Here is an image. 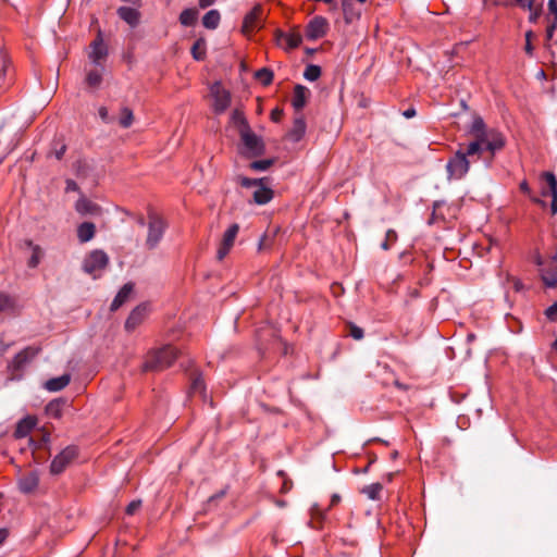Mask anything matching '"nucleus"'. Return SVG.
<instances>
[{"label":"nucleus","mask_w":557,"mask_h":557,"mask_svg":"<svg viewBox=\"0 0 557 557\" xmlns=\"http://www.w3.org/2000/svg\"><path fill=\"white\" fill-rule=\"evenodd\" d=\"M466 149L469 154L476 156L480 159L484 151H488L491 157L505 147L506 140L504 135L495 128H491L488 133H481L473 136Z\"/></svg>","instance_id":"obj_1"},{"label":"nucleus","mask_w":557,"mask_h":557,"mask_svg":"<svg viewBox=\"0 0 557 557\" xmlns=\"http://www.w3.org/2000/svg\"><path fill=\"white\" fill-rule=\"evenodd\" d=\"M178 351L172 345H164L161 348L152 349L147 354L143 366L144 371H161L173 364L177 359Z\"/></svg>","instance_id":"obj_2"},{"label":"nucleus","mask_w":557,"mask_h":557,"mask_svg":"<svg viewBox=\"0 0 557 557\" xmlns=\"http://www.w3.org/2000/svg\"><path fill=\"white\" fill-rule=\"evenodd\" d=\"M473 154L468 153V149L460 147L447 161L446 172L449 181H460L466 177L470 170V158Z\"/></svg>","instance_id":"obj_3"},{"label":"nucleus","mask_w":557,"mask_h":557,"mask_svg":"<svg viewBox=\"0 0 557 557\" xmlns=\"http://www.w3.org/2000/svg\"><path fill=\"white\" fill-rule=\"evenodd\" d=\"M237 181L242 187H256V190L253 191V201L257 205H265L273 198V191L268 186V178H249L246 176H238Z\"/></svg>","instance_id":"obj_4"},{"label":"nucleus","mask_w":557,"mask_h":557,"mask_svg":"<svg viewBox=\"0 0 557 557\" xmlns=\"http://www.w3.org/2000/svg\"><path fill=\"white\" fill-rule=\"evenodd\" d=\"M108 264V255L101 249H95L85 257L83 270L85 273L92 276V278H98Z\"/></svg>","instance_id":"obj_5"},{"label":"nucleus","mask_w":557,"mask_h":557,"mask_svg":"<svg viewBox=\"0 0 557 557\" xmlns=\"http://www.w3.org/2000/svg\"><path fill=\"white\" fill-rule=\"evenodd\" d=\"M166 227L168 224L163 218L153 212L149 213L148 234L146 238V247L148 249L152 250L157 248L163 238Z\"/></svg>","instance_id":"obj_6"},{"label":"nucleus","mask_w":557,"mask_h":557,"mask_svg":"<svg viewBox=\"0 0 557 557\" xmlns=\"http://www.w3.org/2000/svg\"><path fill=\"white\" fill-rule=\"evenodd\" d=\"M240 139L243 143L242 154L247 158H255L262 156L265 150L264 143L261 137L256 135L251 128L245 131L240 135Z\"/></svg>","instance_id":"obj_7"},{"label":"nucleus","mask_w":557,"mask_h":557,"mask_svg":"<svg viewBox=\"0 0 557 557\" xmlns=\"http://www.w3.org/2000/svg\"><path fill=\"white\" fill-rule=\"evenodd\" d=\"M77 456V446H66L52 459L50 465V472L55 475L61 474Z\"/></svg>","instance_id":"obj_8"},{"label":"nucleus","mask_w":557,"mask_h":557,"mask_svg":"<svg viewBox=\"0 0 557 557\" xmlns=\"http://www.w3.org/2000/svg\"><path fill=\"white\" fill-rule=\"evenodd\" d=\"M210 95L213 98V111L221 114L230 107L231 94L220 82H214L210 86Z\"/></svg>","instance_id":"obj_9"},{"label":"nucleus","mask_w":557,"mask_h":557,"mask_svg":"<svg viewBox=\"0 0 557 557\" xmlns=\"http://www.w3.org/2000/svg\"><path fill=\"white\" fill-rule=\"evenodd\" d=\"M39 348L28 346L17 352L9 363V370L15 374L24 370V368L38 355Z\"/></svg>","instance_id":"obj_10"},{"label":"nucleus","mask_w":557,"mask_h":557,"mask_svg":"<svg viewBox=\"0 0 557 557\" xmlns=\"http://www.w3.org/2000/svg\"><path fill=\"white\" fill-rule=\"evenodd\" d=\"M536 264L541 267L540 275L546 287H557V260L554 257L548 267H543V260L540 256L536 257Z\"/></svg>","instance_id":"obj_11"},{"label":"nucleus","mask_w":557,"mask_h":557,"mask_svg":"<svg viewBox=\"0 0 557 557\" xmlns=\"http://www.w3.org/2000/svg\"><path fill=\"white\" fill-rule=\"evenodd\" d=\"M263 15V8L261 4H256L244 17L242 32L246 35L255 32L261 27V20Z\"/></svg>","instance_id":"obj_12"},{"label":"nucleus","mask_w":557,"mask_h":557,"mask_svg":"<svg viewBox=\"0 0 557 557\" xmlns=\"http://www.w3.org/2000/svg\"><path fill=\"white\" fill-rule=\"evenodd\" d=\"M327 28V20L323 16H315L307 25L306 36L309 40H317L326 34Z\"/></svg>","instance_id":"obj_13"},{"label":"nucleus","mask_w":557,"mask_h":557,"mask_svg":"<svg viewBox=\"0 0 557 557\" xmlns=\"http://www.w3.org/2000/svg\"><path fill=\"white\" fill-rule=\"evenodd\" d=\"M107 55L108 48L103 42L101 34H99L90 44L88 58L96 66H102V61L106 60Z\"/></svg>","instance_id":"obj_14"},{"label":"nucleus","mask_w":557,"mask_h":557,"mask_svg":"<svg viewBox=\"0 0 557 557\" xmlns=\"http://www.w3.org/2000/svg\"><path fill=\"white\" fill-rule=\"evenodd\" d=\"M239 226L237 224H232L223 234V238L221 245L218 249L216 257L219 260H223L228 253L230 249L234 245L235 238L238 234Z\"/></svg>","instance_id":"obj_15"},{"label":"nucleus","mask_w":557,"mask_h":557,"mask_svg":"<svg viewBox=\"0 0 557 557\" xmlns=\"http://www.w3.org/2000/svg\"><path fill=\"white\" fill-rule=\"evenodd\" d=\"M542 180L545 181L548 185V190H543L542 195L544 197L550 196V212L553 215L557 214V178L553 172H543L541 175Z\"/></svg>","instance_id":"obj_16"},{"label":"nucleus","mask_w":557,"mask_h":557,"mask_svg":"<svg viewBox=\"0 0 557 557\" xmlns=\"http://www.w3.org/2000/svg\"><path fill=\"white\" fill-rule=\"evenodd\" d=\"M148 306L146 304H141L134 308L129 313L128 318L125 322V329L128 332L134 331L147 317Z\"/></svg>","instance_id":"obj_17"},{"label":"nucleus","mask_w":557,"mask_h":557,"mask_svg":"<svg viewBox=\"0 0 557 557\" xmlns=\"http://www.w3.org/2000/svg\"><path fill=\"white\" fill-rule=\"evenodd\" d=\"M138 7H120L116 10L117 16L124 21L128 26L135 28L140 23L141 14L137 9Z\"/></svg>","instance_id":"obj_18"},{"label":"nucleus","mask_w":557,"mask_h":557,"mask_svg":"<svg viewBox=\"0 0 557 557\" xmlns=\"http://www.w3.org/2000/svg\"><path fill=\"white\" fill-rule=\"evenodd\" d=\"M39 484V475L37 471H29L22 475L18 480V488L25 494L34 492Z\"/></svg>","instance_id":"obj_19"},{"label":"nucleus","mask_w":557,"mask_h":557,"mask_svg":"<svg viewBox=\"0 0 557 557\" xmlns=\"http://www.w3.org/2000/svg\"><path fill=\"white\" fill-rule=\"evenodd\" d=\"M276 40L280 46H282L286 49H295L301 44L302 37L299 33H295V32H290V33L278 32L276 34Z\"/></svg>","instance_id":"obj_20"},{"label":"nucleus","mask_w":557,"mask_h":557,"mask_svg":"<svg viewBox=\"0 0 557 557\" xmlns=\"http://www.w3.org/2000/svg\"><path fill=\"white\" fill-rule=\"evenodd\" d=\"M134 290L133 283H126L123 287L117 292L116 296L111 302L110 309L111 311H116L120 307H122L131 297Z\"/></svg>","instance_id":"obj_21"},{"label":"nucleus","mask_w":557,"mask_h":557,"mask_svg":"<svg viewBox=\"0 0 557 557\" xmlns=\"http://www.w3.org/2000/svg\"><path fill=\"white\" fill-rule=\"evenodd\" d=\"M75 210L81 215H97L100 213V207L85 197H81L76 201Z\"/></svg>","instance_id":"obj_22"},{"label":"nucleus","mask_w":557,"mask_h":557,"mask_svg":"<svg viewBox=\"0 0 557 557\" xmlns=\"http://www.w3.org/2000/svg\"><path fill=\"white\" fill-rule=\"evenodd\" d=\"M36 419L34 417L27 416L20 420L16 424L14 436L16 438H23L26 437L32 430L36 426Z\"/></svg>","instance_id":"obj_23"},{"label":"nucleus","mask_w":557,"mask_h":557,"mask_svg":"<svg viewBox=\"0 0 557 557\" xmlns=\"http://www.w3.org/2000/svg\"><path fill=\"white\" fill-rule=\"evenodd\" d=\"M71 382V375L65 373L45 382L44 386L49 392H59L65 388Z\"/></svg>","instance_id":"obj_24"},{"label":"nucleus","mask_w":557,"mask_h":557,"mask_svg":"<svg viewBox=\"0 0 557 557\" xmlns=\"http://www.w3.org/2000/svg\"><path fill=\"white\" fill-rule=\"evenodd\" d=\"M96 234V226L91 222H83L77 226V238L79 243L90 242Z\"/></svg>","instance_id":"obj_25"},{"label":"nucleus","mask_w":557,"mask_h":557,"mask_svg":"<svg viewBox=\"0 0 557 557\" xmlns=\"http://www.w3.org/2000/svg\"><path fill=\"white\" fill-rule=\"evenodd\" d=\"M231 123L237 128L239 135L250 128L249 123L243 112V110L236 108L231 114Z\"/></svg>","instance_id":"obj_26"},{"label":"nucleus","mask_w":557,"mask_h":557,"mask_svg":"<svg viewBox=\"0 0 557 557\" xmlns=\"http://www.w3.org/2000/svg\"><path fill=\"white\" fill-rule=\"evenodd\" d=\"M308 92L309 90L307 87L302 85L295 86L292 99V104L295 110H301L305 107Z\"/></svg>","instance_id":"obj_27"},{"label":"nucleus","mask_w":557,"mask_h":557,"mask_svg":"<svg viewBox=\"0 0 557 557\" xmlns=\"http://www.w3.org/2000/svg\"><path fill=\"white\" fill-rule=\"evenodd\" d=\"M221 21V14L218 10L212 9L208 11L202 17V25L207 29L218 28Z\"/></svg>","instance_id":"obj_28"},{"label":"nucleus","mask_w":557,"mask_h":557,"mask_svg":"<svg viewBox=\"0 0 557 557\" xmlns=\"http://www.w3.org/2000/svg\"><path fill=\"white\" fill-rule=\"evenodd\" d=\"M103 66L89 70L86 74V83L91 88H98L102 83Z\"/></svg>","instance_id":"obj_29"},{"label":"nucleus","mask_w":557,"mask_h":557,"mask_svg":"<svg viewBox=\"0 0 557 557\" xmlns=\"http://www.w3.org/2000/svg\"><path fill=\"white\" fill-rule=\"evenodd\" d=\"M306 122L304 117H297L294 121L293 127L289 131V138L293 141H299L306 133Z\"/></svg>","instance_id":"obj_30"},{"label":"nucleus","mask_w":557,"mask_h":557,"mask_svg":"<svg viewBox=\"0 0 557 557\" xmlns=\"http://www.w3.org/2000/svg\"><path fill=\"white\" fill-rule=\"evenodd\" d=\"M198 18V11L195 8H188L181 12L180 14V23L185 27H190L195 25Z\"/></svg>","instance_id":"obj_31"},{"label":"nucleus","mask_w":557,"mask_h":557,"mask_svg":"<svg viewBox=\"0 0 557 557\" xmlns=\"http://www.w3.org/2000/svg\"><path fill=\"white\" fill-rule=\"evenodd\" d=\"M26 244L32 248V256L27 261V265L30 269H35L38 267L44 256L42 249L40 246L33 244L32 240H28Z\"/></svg>","instance_id":"obj_32"},{"label":"nucleus","mask_w":557,"mask_h":557,"mask_svg":"<svg viewBox=\"0 0 557 557\" xmlns=\"http://www.w3.org/2000/svg\"><path fill=\"white\" fill-rule=\"evenodd\" d=\"M491 132V128H487L485 122L481 116H476L473 119L469 133L474 136L481 133H488Z\"/></svg>","instance_id":"obj_33"},{"label":"nucleus","mask_w":557,"mask_h":557,"mask_svg":"<svg viewBox=\"0 0 557 557\" xmlns=\"http://www.w3.org/2000/svg\"><path fill=\"white\" fill-rule=\"evenodd\" d=\"M383 486L381 483H372L362 488V493L372 500H379Z\"/></svg>","instance_id":"obj_34"},{"label":"nucleus","mask_w":557,"mask_h":557,"mask_svg":"<svg viewBox=\"0 0 557 557\" xmlns=\"http://www.w3.org/2000/svg\"><path fill=\"white\" fill-rule=\"evenodd\" d=\"M256 79H258L263 86H268L273 81V72L268 67H262L255 73Z\"/></svg>","instance_id":"obj_35"},{"label":"nucleus","mask_w":557,"mask_h":557,"mask_svg":"<svg viewBox=\"0 0 557 557\" xmlns=\"http://www.w3.org/2000/svg\"><path fill=\"white\" fill-rule=\"evenodd\" d=\"M321 76V67L315 64H309L306 66L304 77L309 82H315Z\"/></svg>","instance_id":"obj_36"},{"label":"nucleus","mask_w":557,"mask_h":557,"mask_svg":"<svg viewBox=\"0 0 557 557\" xmlns=\"http://www.w3.org/2000/svg\"><path fill=\"white\" fill-rule=\"evenodd\" d=\"M133 121H134L133 111L131 109H128L127 107L122 108L119 124L123 128H128L133 124Z\"/></svg>","instance_id":"obj_37"},{"label":"nucleus","mask_w":557,"mask_h":557,"mask_svg":"<svg viewBox=\"0 0 557 557\" xmlns=\"http://www.w3.org/2000/svg\"><path fill=\"white\" fill-rule=\"evenodd\" d=\"M206 42L203 39H198L191 47V53L195 60L200 61L205 59Z\"/></svg>","instance_id":"obj_38"},{"label":"nucleus","mask_w":557,"mask_h":557,"mask_svg":"<svg viewBox=\"0 0 557 557\" xmlns=\"http://www.w3.org/2000/svg\"><path fill=\"white\" fill-rule=\"evenodd\" d=\"M62 403L59 400L50 401L46 407V412L52 418H60L62 412Z\"/></svg>","instance_id":"obj_39"},{"label":"nucleus","mask_w":557,"mask_h":557,"mask_svg":"<svg viewBox=\"0 0 557 557\" xmlns=\"http://www.w3.org/2000/svg\"><path fill=\"white\" fill-rule=\"evenodd\" d=\"M273 163V159L256 160L249 164V168L257 172H263L267 171Z\"/></svg>","instance_id":"obj_40"},{"label":"nucleus","mask_w":557,"mask_h":557,"mask_svg":"<svg viewBox=\"0 0 557 557\" xmlns=\"http://www.w3.org/2000/svg\"><path fill=\"white\" fill-rule=\"evenodd\" d=\"M206 386L203 379L200 375H197L193 379L191 385H190V393L191 394H205Z\"/></svg>","instance_id":"obj_41"},{"label":"nucleus","mask_w":557,"mask_h":557,"mask_svg":"<svg viewBox=\"0 0 557 557\" xmlns=\"http://www.w3.org/2000/svg\"><path fill=\"white\" fill-rule=\"evenodd\" d=\"M500 4L505 5V7L516 4V5H518L519 8L523 9V10L532 11L533 10V5H534V0L505 1V2H502Z\"/></svg>","instance_id":"obj_42"},{"label":"nucleus","mask_w":557,"mask_h":557,"mask_svg":"<svg viewBox=\"0 0 557 557\" xmlns=\"http://www.w3.org/2000/svg\"><path fill=\"white\" fill-rule=\"evenodd\" d=\"M349 335L352 338H355L357 341H360V339L363 338L364 332H363V330L361 327H359V326H357L355 324H350V326H349Z\"/></svg>","instance_id":"obj_43"},{"label":"nucleus","mask_w":557,"mask_h":557,"mask_svg":"<svg viewBox=\"0 0 557 557\" xmlns=\"http://www.w3.org/2000/svg\"><path fill=\"white\" fill-rule=\"evenodd\" d=\"M12 305L11 298L3 293H0V312L7 310Z\"/></svg>","instance_id":"obj_44"},{"label":"nucleus","mask_w":557,"mask_h":557,"mask_svg":"<svg viewBox=\"0 0 557 557\" xmlns=\"http://www.w3.org/2000/svg\"><path fill=\"white\" fill-rule=\"evenodd\" d=\"M99 117L102 120V122L109 124L113 122V117L109 115V111L106 107H100L98 110Z\"/></svg>","instance_id":"obj_45"},{"label":"nucleus","mask_w":557,"mask_h":557,"mask_svg":"<svg viewBox=\"0 0 557 557\" xmlns=\"http://www.w3.org/2000/svg\"><path fill=\"white\" fill-rule=\"evenodd\" d=\"M545 315L548 320L554 321L557 318V301L554 302L545 310Z\"/></svg>","instance_id":"obj_46"},{"label":"nucleus","mask_w":557,"mask_h":557,"mask_svg":"<svg viewBox=\"0 0 557 557\" xmlns=\"http://www.w3.org/2000/svg\"><path fill=\"white\" fill-rule=\"evenodd\" d=\"M532 35L533 34H532L531 30L527 32V34H525V47H524V50H525V52L529 55H533V50H534V48H533V46L531 44Z\"/></svg>","instance_id":"obj_47"},{"label":"nucleus","mask_w":557,"mask_h":557,"mask_svg":"<svg viewBox=\"0 0 557 557\" xmlns=\"http://www.w3.org/2000/svg\"><path fill=\"white\" fill-rule=\"evenodd\" d=\"M140 500H133L128 504V506L126 507V513L127 515H134L137 509L140 507Z\"/></svg>","instance_id":"obj_48"},{"label":"nucleus","mask_w":557,"mask_h":557,"mask_svg":"<svg viewBox=\"0 0 557 557\" xmlns=\"http://www.w3.org/2000/svg\"><path fill=\"white\" fill-rule=\"evenodd\" d=\"M556 27H557V17H554L553 22L549 23L547 28H546V37H547V39H552Z\"/></svg>","instance_id":"obj_49"},{"label":"nucleus","mask_w":557,"mask_h":557,"mask_svg":"<svg viewBox=\"0 0 557 557\" xmlns=\"http://www.w3.org/2000/svg\"><path fill=\"white\" fill-rule=\"evenodd\" d=\"M66 186H65V191L66 193H70V191H78L79 190V187L78 185L76 184L75 181L73 180H66L65 182Z\"/></svg>","instance_id":"obj_50"},{"label":"nucleus","mask_w":557,"mask_h":557,"mask_svg":"<svg viewBox=\"0 0 557 557\" xmlns=\"http://www.w3.org/2000/svg\"><path fill=\"white\" fill-rule=\"evenodd\" d=\"M8 67V59L4 54L0 53V78L4 75Z\"/></svg>","instance_id":"obj_51"},{"label":"nucleus","mask_w":557,"mask_h":557,"mask_svg":"<svg viewBox=\"0 0 557 557\" xmlns=\"http://www.w3.org/2000/svg\"><path fill=\"white\" fill-rule=\"evenodd\" d=\"M66 151V146L61 145L60 148L54 149L53 154L57 160H61Z\"/></svg>","instance_id":"obj_52"},{"label":"nucleus","mask_w":557,"mask_h":557,"mask_svg":"<svg viewBox=\"0 0 557 557\" xmlns=\"http://www.w3.org/2000/svg\"><path fill=\"white\" fill-rule=\"evenodd\" d=\"M548 11L557 17V0H548Z\"/></svg>","instance_id":"obj_53"},{"label":"nucleus","mask_w":557,"mask_h":557,"mask_svg":"<svg viewBox=\"0 0 557 557\" xmlns=\"http://www.w3.org/2000/svg\"><path fill=\"white\" fill-rule=\"evenodd\" d=\"M86 166V163L83 161H78L76 163V174L77 176H85L84 168Z\"/></svg>","instance_id":"obj_54"},{"label":"nucleus","mask_w":557,"mask_h":557,"mask_svg":"<svg viewBox=\"0 0 557 557\" xmlns=\"http://www.w3.org/2000/svg\"><path fill=\"white\" fill-rule=\"evenodd\" d=\"M386 239L391 242H395L397 239V233L394 230H388L386 232Z\"/></svg>","instance_id":"obj_55"},{"label":"nucleus","mask_w":557,"mask_h":557,"mask_svg":"<svg viewBox=\"0 0 557 557\" xmlns=\"http://www.w3.org/2000/svg\"><path fill=\"white\" fill-rule=\"evenodd\" d=\"M215 1H216V0H199V7H200L201 9H206V8H208V7L212 5V4H214V2H215Z\"/></svg>","instance_id":"obj_56"},{"label":"nucleus","mask_w":557,"mask_h":557,"mask_svg":"<svg viewBox=\"0 0 557 557\" xmlns=\"http://www.w3.org/2000/svg\"><path fill=\"white\" fill-rule=\"evenodd\" d=\"M282 115V111L278 110V109H275L272 111L271 113V119L274 121V122H278L280 117Z\"/></svg>","instance_id":"obj_57"},{"label":"nucleus","mask_w":557,"mask_h":557,"mask_svg":"<svg viewBox=\"0 0 557 557\" xmlns=\"http://www.w3.org/2000/svg\"><path fill=\"white\" fill-rule=\"evenodd\" d=\"M416 115V110L413 108H409L406 111H404V116L407 119H411Z\"/></svg>","instance_id":"obj_58"},{"label":"nucleus","mask_w":557,"mask_h":557,"mask_svg":"<svg viewBox=\"0 0 557 557\" xmlns=\"http://www.w3.org/2000/svg\"><path fill=\"white\" fill-rule=\"evenodd\" d=\"M341 502V496L338 494H333L331 497L330 507L337 505Z\"/></svg>","instance_id":"obj_59"},{"label":"nucleus","mask_w":557,"mask_h":557,"mask_svg":"<svg viewBox=\"0 0 557 557\" xmlns=\"http://www.w3.org/2000/svg\"><path fill=\"white\" fill-rule=\"evenodd\" d=\"M7 537H8V530L7 529H0V546L4 543Z\"/></svg>","instance_id":"obj_60"},{"label":"nucleus","mask_w":557,"mask_h":557,"mask_svg":"<svg viewBox=\"0 0 557 557\" xmlns=\"http://www.w3.org/2000/svg\"><path fill=\"white\" fill-rule=\"evenodd\" d=\"M520 189L524 193L529 191V185L525 181L520 184Z\"/></svg>","instance_id":"obj_61"},{"label":"nucleus","mask_w":557,"mask_h":557,"mask_svg":"<svg viewBox=\"0 0 557 557\" xmlns=\"http://www.w3.org/2000/svg\"><path fill=\"white\" fill-rule=\"evenodd\" d=\"M530 12H531V14H530V21H531V22H534V21L537 18L539 13H537V12H533V10H532V11H530Z\"/></svg>","instance_id":"obj_62"},{"label":"nucleus","mask_w":557,"mask_h":557,"mask_svg":"<svg viewBox=\"0 0 557 557\" xmlns=\"http://www.w3.org/2000/svg\"><path fill=\"white\" fill-rule=\"evenodd\" d=\"M388 242H389V240L385 239V240L381 244L382 249H384V250L389 249Z\"/></svg>","instance_id":"obj_63"},{"label":"nucleus","mask_w":557,"mask_h":557,"mask_svg":"<svg viewBox=\"0 0 557 557\" xmlns=\"http://www.w3.org/2000/svg\"><path fill=\"white\" fill-rule=\"evenodd\" d=\"M553 348H554L555 350H557V336H556V339H555V341H554V343H553Z\"/></svg>","instance_id":"obj_64"}]
</instances>
